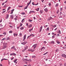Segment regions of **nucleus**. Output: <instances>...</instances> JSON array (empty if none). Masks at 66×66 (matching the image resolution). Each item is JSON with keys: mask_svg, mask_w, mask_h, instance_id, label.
Masks as SVG:
<instances>
[{"mask_svg": "<svg viewBox=\"0 0 66 66\" xmlns=\"http://www.w3.org/2000/svg\"><path fill=\"white\" fill-rule=\"evenodd\" d=\"M35 50H33L32 49H28V51H31V52H34V51Z\"/></svg>", "mask_w": 66, "mask_h": 66, "instance_id": "1", "label": "nucleus"}, {"mask_svg": "<svg viewBox=\"0 0 66 66\" xmlns=\"http://www.w3.org/2000/svg\"><path fill=\"white\" fill-rule=\"evenodd\" d=\"M61 56L63 57H65V58H66V55L65 54H62L61 55Z\"/></svg>", "mask_w": 66, "mask_h": 66, "instance_id": "2", "label": "nucleus"}, {"mask_svg": "<svg viewBox=\"0 0 66 66\" xmlns=\"http://www.w3.org/2000/svg\"><path fill=\"white\" fill-rule=\"evenodd\" d=\"M37 44H35L34 45L32 46V47H34V49H35L36 47V45Z\"/></svg>", "mask_w": 66, "mask_h": 66, "instance_id": "3", "label": "nucleus"}, {"mask_svg": "<svg viewBox=\"0 0 66 66\" xmlns=\"http://www.w3.org/2000/svg\"><path fill=\"white\" fill-rule=\"evenodd\" d=\"M44 10L46 12H47L48 11V8H46L44 9Z\"/></svg>", "mask_w": 66, "mask_h": 66, "instance_id": "4", "label": "nucleus"}, {"mask_svg": "<svg viewBox=\"0 0 66 66\" xmlns=\"http://www.w3.org/2000/svg\"><path fill=\"white\" fill-rule=\"evenodd\" d=\"M10 17H11V18L12 19H13V18H14V15L12 14L10 15Z\"/></svg>", "mask_w": 66, "mask_h": 66, "instance_id": "5", "label": "nucleus"}, {"mask_svg": "<svg viewBox=\"0 0 66 66\" xmlns=\"http://www.w3.org/2000/svg\"><path fill=\"white\" fill-rule=\"evenodd\" d=\"M27 43V42H23L21 43V44L22 45H26V44Z\"/></svg>", "mask_w": 66, "mask_h": 66, "instance_id": "6", "label": "nucleus"}, {"mask_svg": "<svg viewBox=\"0 0 66 66\" xmlns=\"http://www.w3.org/2000/svg\"><path fill=\"white\" fill-rule=\"evenodd\" d=\"M26 35H24L23 39V41H24V40L26 39Z\"/></svg>", "mask_w": 66, "mask_h": 66, "instance_id": "7", "label": "nucleus"}, {"mask_svg": "<svg viewBox=\"0 0 66 66\" xmlns=\"http://www.w3.org/2000/svg\"><path fill=\"white\" fill-rule=\"evenodd\" d=\"M42 29H43V26H42L40 28V30L39 31V32H40L41 31H42Z\"/></svg>", "mask_w": 66, "mask_h": 66, "instance_id": "8", "label": "nucleus"}, {"mask_svg": "<svg viewBox=\"0 0 66 66\" xmlns=\"http://www.w3.org/2000/svg\"><path fill=\"white\" fill-rule=\"evenodd\" d=\"M31 0H30V2H29V3H27V6H29V5H30V4L31 3Z\"/></svg>", "mask_w": 66, "mask_h": 66, "instance_id": "9", "label": "nucleus"}, {"mask_svg": "<svg viewBox=\"0 0 66 66\" xmlns=\"http://www.w3.org/2000/svg\"><path fill=\"white\" fill-rule=\"evenodd\" d=\"M35 13V12L34 11H30L29 12V14H31V13Z\"/></svg>", "mask_w": 66, "mask_h": 66, "instance_id": "10", "label": "nucleus"}, {"mask_svg": "<svg viewBox=\"0 0 66 66\" xmlns=\"http://www.w3.org/2000/svg\"><path fill=\"white\" fill-rule=\"evenodd\" d=\"M10 55H14V56L16 55V54L14 53H12L10 54Z\"/></svg>", "mask_w": 66, "mask_h": 66, "instance_id": "11", "label": "nucleus"}, {"mask_svg": "<svg viewBox=\"0 0 66 66\" xmlns=\"http://www.w3.org/2000/svg\"><path fill=\"white\" fill-rule=\"evenodd\" d=\"M7 43H4L3 45L4 46H6L7 47Z\"/></svg>", "mask_w": 66, "mask_h": 66, "instance_id": "12", "label": "nucleus"}, {"mask_svg": "<svg viewBox=\"0 0 66 66\" xmlns=\"http://www.w3.org/2000/svg\"><path fill=\"white\" fill-rule=\"evenodd\" d=\"M24 49H25L26 50H27V49H28V46H26V47H24Z\"/></svg>", "mask_w": 66, "mask_h": 66, "instance_id": "13", "label": "nucleus"}, {"mask_svg": "<svg viewBox=\"0 0 66 66\" xmlns=\"http://www.w3.org/2000/svg\"><path fill=\"white\" fill-rule=\"evenodd\" d=\"M32 24H30V25H29L28 27V28H31V27H32Z\"/></svg>", "mask_w": 66, "mask_h": 66, "instance_id": "14", "label": "nucleus"}, {"mask_svg": "<svg viewBox=\"0 0 66 66\" xmlns=\"http://www.w3.org/2000/svg\"><path fill=\"white\" fill-rule=\"evenodd\" d=\"M20 30H23V29H24V28L23 27H22L20 28Z\"/></svg>", "mask_w": 66, "mask_h": 66, "instance_id": "15", "label": "nucleus"}, {"mask_svg": "<svg viewBox=\"0 0 66 66\" xmlns=\"http://www.w3.org/2000/svg\"><path fill=\"white\" fill-rule=\"evenodd\" d=\"M13 35L14 36H17L18 35V34L15 33H14Z\"/></svg>", "mask_w": 66, "mask_h": 66, "instance_id": "16", "label": "nucleus"}, {"mask_svg": "<svg viewBox=\"0 0 66 66\" xmlns=\"http://www.w3.org/2000/svg\"><path fill=\"white\" fill-rule=\"evenodd\" d=\"M9 14L7 15L6 18V19H8L9 18Z\"/></svg>", "mask_w": 66, "mask_h": 66, "instance_id": "17", "label": "nucleus"}, {"mask_svg": "<svg viewBox=\"0 0 66 66\" xmlns=\"http://www.w3.org/2000/svg\"><path fill=\"white\" fill-rule=\"evenodd\" d=\"M33 27H32V28H31V29H29V32H31V31H32V30H33Z\"/></svg>", "mask_w": 66, "mask_h": 66, "instance_id": "18", "label": "nucleus"}, {"mask_svg": "<svg viewBox=\"0 0 66 66\" xmlns=\"http://www.w3.org/2000/svg\"><path fill=\"white\" fill-rule=\"evenodd\" d=\"M11 7H9L7 9V11H9L10 9H11Z\"/></svg>", "mask_w": 66, "mask_h": 66, "instance_id": "19", "label": "nucleus"}, {"mask_svg": "<svg viewBox=\"0 0 66 66\" xmlns=\"http://www.w3.org/2000/svg\"><path fill=\"white\" fill-rule=\"evenodd\" d=\"M43 12V10H41L40 11V14H42Z\"/></svg>", "mask_w": 66, "mask_h": 66, "instance_id": "20", "label": "nucleus"}, {"mask_svg": "<svg viewBox=\"0 0 66 66\" xmlns=\"http://www.w3.org/2000/svg\"><path fill=\"white\" fill-rule=\"evenodd\" d=\"M7 47V46H4L3 47V49H5V48H6Z\"/></svg>", "mask_w": 66, "mask_h": 66, "instance_id": "21", "label": "nucleus"}, {"mask_svg": "<svg viewBox=\"0 0 66 66\" xmlns=\"http://www.w3.org/2000/svg\"><path fill=\"white\" fill-rule=\"evenodd\" d=\"M39 8H38L36 9V11H39Z\"/></svg>", "mask_w": 66, "mask_h": 66, "instance_id": "22", "label": "nucleus"}, {"mask_svg": "<svg viewBox=\"0 0 66 66\" xmlns=\"http://www.w3.org/2000/svg\"><path fill=\"white\" fill-rule=\"evenodd\" d=\"M58 33H59V34H60V33H61V31L60 30H59L58 31Z\"/></svg>", "mask_w": 66, "mask_h": 66, "instance_id": "23", "label": "nucleus"}, {"mask_svg": "<svg viewBox=\"0 0 66 66\" xmlns=\"http://www.w3.org/2000/svg\"><path fill=\"white\" fill-rule=\"evenodd\" d=\"M54 41H52L51 42V44H54Z\"/></svg>", "mask_w": 66, "mask_h": 66, "instance_id": "24", "label": "nucleus"}, {"mask_svg": "<svg viewBox=\"0 0 66 66\" xmlns=\"http://www.w3.org/2000/svg\"><path fill=\"white\" fill-rule=\"evenodd\" d=\"M53 28H55V27H56V25H55L54 26H53Z\"/></svg>", "mask_w": 66, "mask_h": 66, "instance_id": "25", "label": "nucleus"}, {"mask_svg": "<svg viewBox=\"0 0 66 66\" xmlns=\"http://www.w3.org/2000/svg\"><path fill=\"white\" fill-rule=\"evenodd\" d=\"M44 48H45V47H44V46H43L42 47V48L41 49V51H42V50H43V49H44Z\"/></svg>", "mask_w": 66, "mask_h": 66, "instance_id": "26", "label": "nucleus"}, {"mask_svg": "<svg viewBox=\"0 0 66 66\" xmlns=\"http://www.w3.org/2000/svg\"><path fill=\"white\" fill-rule=\"evenodd\" d=\"M9 33H13V31L12 30H10L9 31Z\"/></svg>", "mask_w": 66, "mask_h": 66, "instance_id": "27", "label": "nucleus"}, {"mask_svg": "<svg viewBox=\"0 0 66 66\" xmlns=\"http://www.w3.org/2000/svg\"><path fill=\"white\" fill-rule=\"evenodd\" d=\"M3 34H4V35H6V32H4L3 33Z\"/></svg>", "mask_w": 66, "mask_h": 66, "instance_id": "28", "label": "nucleus"}, {"mask_svg": "<svg viewBox=\"0 0 66 66\" xmlns=\"http://www.w3.org/2000/svg\"><path fill=\"white\" fill-rule=\"evenodd\" d=\"M28 6H26L24 8V9H27V8H28Z\"/></svg>", "mask_w": 66, "mask_h": 66, "instance_id": "29", "label": "nucleus"}, {"mask_svg": "<svg viewBox=\"0 0 66 66\" xmlns=\"http://www.w3.org/2000/svg\"><path fill=\"white\" fill-rule=\"evenodd\" d=\"M22 36V34L20 33L19 34V36L20 37H21V36Z\"/></svg>", "mask_w": 66, "mask_h": 66, "instance_id": "30", "label": "nucleus"}, {"mask_svg": "<svg viewBox=\"0 0 66 66\" xmlns=\"http://www.w3.org/2000/svg\"><path fill=\"white\" fill-rule=\"evenodd\" d=\"M58 5H59V4L57 3L55 5V7H57V6Z\"/></svg>", "mask_w": 66, "mask_h": 66, "instance_id": "31", "label": "nucleus"}, {"mask_svg": "<svg viewBox=\"0 0 66 66\" xmlns=\"http://www.w3.org/2000/svg\"><path fill=\"white\" fill-rule=\"evenodd\" d=\"M15 48V46H13L11 48V49H14Z\"/></svg>", "mask_w": 66, "mask_h": 66, "instance_id": "32", "label": "nucleus"}, {"mask_svg": "<svg viewBox=\"0 0 66 66\" xmlns=\"http://www.w3.org/2000/svg\"><path fill=\"white\" fill-rule=\"evenodd\" d=\"M21 15H25V13L22 12L21 13Z\"/></svg>", "mask_w": 66, "mask_h": 66, "instance_id": "33", "label": "nucleus"}, {"mask_svg": "<svg viewBox=\"0 0 66 66\" xmlns=\"http://www.w3.org/2000/svg\"><path fill=\"white\" fill-rule=\"evenodd\" d=\"M28 21L29 22H32V20H31L30 19H29Z\"/></svg>", "mask_w": 66, "mask_h": 66, "instance_id": "34", "label": "nucleus"}, {"mask_svg": "<svg viewBox=\"0 0 66 66\" xmlns=\"http://www.w3.org/2000/svg\"><path fill=\"white\" fill-rule=\"evenodd\" d=\"M25 19H23L22 20V21H21V22L22 23H23V21H24V20Z\"/></svg>", "mask_w": 66, "mask_h": 66, "instance_id": "35", "label": "nucleus"}, {"mask_svg": "<svg viewBox=\"0 0 66 66\" xmlns=\"http://www.w3.org/2000/svg\"><path fill=\"white\" fill-rule=\"evenodd\" d=\"M26 50L25 49H23L22 51V52H24V51H25Z\"/></svg>", "mask_w": 66, "mask_h": 66, "instance_id": "36", "label": "nucleus"}, {"mask_svg": "<svg viewBox=\"0 0 66 66\" xmlns=\"http://www.w3.org/2000/svg\"><path fill=\"white\" fill-rule=\"evenodd\" d=\"M31 59H29L28 60V62H31Z\"/></svg>", "mask_w": 66, "mask_h": 66, "instance_id": "37", "label": "nucleus"}, {"mask_svg": "<svg viewBox=\"0 0 66 66\" xmlns=\"http://www.w3.org/2000/svg\"><path fill=\"white\" fill-rule=\"evenodd\" d=\"M17 61V59H15V60L14 61V63H16V62Z\"/></svg>", "mask_w": 66, "mask_h": 66, "instance_id": "38", "label": "nucleus"}, {"mask_svg": "<svg viewBox=\"0 0 66 66\" xmlns=\"http://www.w3.org/2000/svg\"><path fill=\"white\" fill-rule=\"evenodd\" d=\"M24 60H25V61H28V60L27 59H25Z\"/></svg>", "mask_w": 66, "mask_h": 66, "instance_id": "39", "label": "nucleus"}, {"mask_svg": "<svg viewBox=\"0 0 66 66\" xmlns=\"http://www.w3.org/2000/svg\"><path fill=\"white\" fill-rule=\"evenodd\" d=\"M14 9L12 10L11 11V12H14Z\"/></svg>", "mask_w": 66, "mask_h": 66, "instance_id": "40", "label": "nucleus"}, {"mask_svg": "<svg viewBox=\"0 0 66 66\" xmlns=\"http://www.w3.org/2000/svg\"><path fill=\"white\" fill-rule=\"evenodd\" d=\"M47 30L48 31H49V27L47 28Z\"/></svg>", "mask_w": 66, "mask_h": 66, "instance_id": "41", "label": "nucleus"}, {"mask_svg": "<svg viewBox=\"0 0 66 66\" xmlns=\"http://www.w3.org/2000/svg\"><path fill=\"white\" fill-rule=\"evenodd\" d=\"M22 26V24L21 23L20 24V27H21Z\"/></svg>", "mask_w": 66, "mask_h": 66, "instance_id": "42", "label": "nucleus"}, {"mask_svg": "<svg viewBox=\"0 0 66 66\" xmlns=\"http://www.w3.org/2000/svg\"><path fill=\"white\" fill-rule=\"evenodd\" d=\"M47 53H48V52H47L45 53H44L43 55H46V54H47Z\"/></svg>", "mask_w": 66, "mask_h": 66, "instance_id": "43", "label": "nucleus"}, {"mask_svg": "<svg viewBox=\"0 0 66 66\" xmlns=\"http://www.w3.org/2000/svg\"><path fill=\"white\" fill-rule=\"evenodd\" d=\"M48 5L49 6H51V3H49L48 4Z\"/></svg>", "mask_w": 66, "mask_h": 66, "instance_id": "44", "label": "nucleus"}, {"mask_svg": "<svg viewBox=\"0 0 66 66\" xmlns=\"http://www.w3.org/2000/svg\"><path fill=\"white\" fill-rule=\"evenodd\" d=\"M57 44H60V42H59V41H57Z\"/></svg>", "mask_w": 66, "mask_h": 66, "instance_id": "45", "label": "nucleus"}, {"mask_svg": "<svg viewBox=\"0 0 66 66\" xmlns=\"http://www.w3.org/2000/svg\"><path fill=\"white\" fill-rule=\"evenodd\" d=\"M10 38L9 37H8L7 38V40H10Z\"/></svg>", "mask_w": 66, "mask_h": 66, "instance_id": "46", "label": "nucleus"}, {"mask_svg": "<svg viewBox=\"0 0 66 66\" xmlns=\"http://www.w3.org/2000/svg\"><path fill=\"white\" fill-rule=\"evenodd\" d=\"M34 57H35V56H32V58H34Z\"/></svg>", "mask_w": 66, "mask_h": 66, "instance_id": "47", "label": "nucleus"}, {"mask_svg": "<svg viewBox=\"0 0 66 66\" xmlns=\"http://www.w3.org/2000/svg\"><path fill=\"white\" fill-rule=\"evenodd\" d=\"M55 37L53 35V36H52V38H53H53H54Z\"/></svg>", "mask_w": 66, "mask_h": 66, "instance_id": "48", "label": "nucleus"}, {"mask_svg": "<svg viewBox=\"0 0 66 66\" xmlns=\"http://www.w3.org/2000/svg\"><path fill=\"white\" fill-rule=\"evenodd\" d=\"M5 38H3V39H2L1 40L2 41V40H5Z\"/></svg>", "mask_w": 66, "mask_h": 66, "instance_id": "49", "label": "nucleus"}, {"mask_svg": "<svg viewBox=\"0 0 66 66\" xmlns=\"http://www.w3.org/2000/svg\"><path fill=\"white\" fill-rule=\"evenodd\" d=\"M4 59H2L1 60V62H2V61H3L4 60Z\"/></svg>", "mask_w": 66, "mask_h": 66, "instance_id": "50", "label": "nucleus"}, {"mask_svg": "<svg viewBox=\"0 0 66 66\" xmlns=\"http://www.w3.org/2000/svg\"><path fill=\"white\" fill-rule=\"evenodd\" d=\"M23 6H19V7H22Z\"/></svg>", "mask_w": 66, "mask_h": 66, "instance_id": "51", "label": "nucleus"}, {"mask_svg": "<svg viewBox=\"0 0 66 66\" xmlns=\"http://www.w3.org/2000/svg\"><path fill=\"white\" fill-rule=\"evenodd\" d=\"M4 7L5 8L6 7V5H5L3 7Z\"/></svg>", "mask_w": 66, "mask_h": 66, "instance_id": "52", "label": "nucleus"}, {"mask_svg": "<svg viewBox=\"0 0 66 66\" xmlns=\"http://www.w3.org/2000/svg\"><path fill=\"white\" fill-rule=\"evenodd\" d=\"M5 12H6V10H5V11H3V12H2V13H5Z\"/></svg>", "mask_w": 66, "mask_h": 66, "instance_id": "53", "label": "nucleus"}, {"mask_svg": "<svg viewBox=\"0 0 66 66\" xmlns=\"http://www.w3.org/2000/svg\"><path fill=\"white\" fill-rule=\"evenodd\" d=\"M64 66H66V63H64Z\"/></svg>", "mask_w": 66, "mask_h": 66, "instance_id": "54", "label": "nucleus"}, {"mask_svg": "<svg viewBox=\"0 0 66 66\" xmlns=\"http://www.w3.org/2000/svg\"><path fill=\"white\" fill-rule=\"evenodd\" d=\"M60 10L61 11H62V10H63V8H61Z\"/></svg>", "mask_w": 66, "mask_h": 66, "instance_id": "55", "label": "nucleus"}, {"mask_svg": "<svg viewBox=\"0 0 66 66\" xmlns=\"http://www.w3.org/2000/svg\"><path fill=\"white\" fill-rule=\"evenodd\" d=\"M14 59V57H13L12 58H11V60H13Z\"/></svg>", "mask_w": 66, "mask_h": 66, "instance_id": "56", "label": "nucleus"}, {"mask_svg": "<svg viewBox=\"0 0 66 66\" xmlns=\"http://www.w3.org/2000/svg\"><path fill=\"white\" fill-rule=\"evenodd\" d=\"M32 5H35V4H34V3H33V2L32 3Z\"/></svg>", "mask_w": 66, "mask_h": 66, "instance_id": "57", "label": "nucleus"}, {"mask_svg": "<svg viewBox=\"0 0 66 66\" xmlns=\"http://www.w3.org/2000/svg\"><path fill=\"white\" fill-rule=\"evenodd\" d=\"M60 36V34H58L57 35V36Z\"/></svg>", "mask_w": 66, "mask_h": 66, "instance_id": "58", "label": "nucleus"}, {"mask_svg": "<svg viewBox=\"0 0 66 66\" xmlns=\"http://www.w3.org/2000/svg\"><path fill=\"white\" fill-rule=\"evenodd\" d=\"M38 4V3H37V4H35V5H37Z\"/></svg>", "mask_w": 66, "mask_h": 66, "instance_id": "59", "label": "nucleus"}, {"mask_svg": "<svg viewBox=\"0 0 66 66\" xmlns=\"http://www.w3.org/2000/svg\"><path fill=\"white\" fill-rule=\"evenodd\" d=\"M60 66H62V63L60 64Z\"/></svg>", "mask_w": 66, "mask_h": 66, "instance_id": "60", "label": "nucleus"}, {"mask_svg": "<svg viewBox=\"0 0 66 66\" xmlns=\"http://www.w3.org/2000/svg\"><path fill=\"white\" fill-rule=\"evenodd\" d=\"M3 36V35H0V37H2V36Z\"/></svg>", "mask_w": 66, "mask_h": 66, "instance_id": "61", "label": "nucleus"}, {"mask_svg": "<svg viewBox=\"0 0 66 66\" xmlns=\"http://www.w3.org/2000/svg\"><path fill=\"white\" fill-rule=\"evenodd\" d=\"M14 20H17V18H15L14 19Z\"/></svg>", "mask_w": 66, "mask_h": 66, "instance_id": "62", "label": "nucleus"}, {"mask_svg": "<svg viewBox=\"0 0 66 66\" xmlns=\"http://www.w3.org/2000/svg\"><path fill=\"white\" fill-rule=\"evenodd\" d=\"M62 48L63 49H65L66 48V47H63Z\"/></svg>", "mask_w": 66, "mask_h": 66, "instance_id": "63", "label": "nucleus"}, {"mask_svg": "<svg viewBox=\"0 0 66 66\" xmlns=\"http://www.w3.org/2000/svg\"><path fill=\"white\" fill-rule=\"evenodd\" d=\"M0 66H2V64L0 63Z\"/></svg>", "mask_w": 66, "mask_h": 66, "instance_id": "64", "label": "nucleus"}]
</instances>
